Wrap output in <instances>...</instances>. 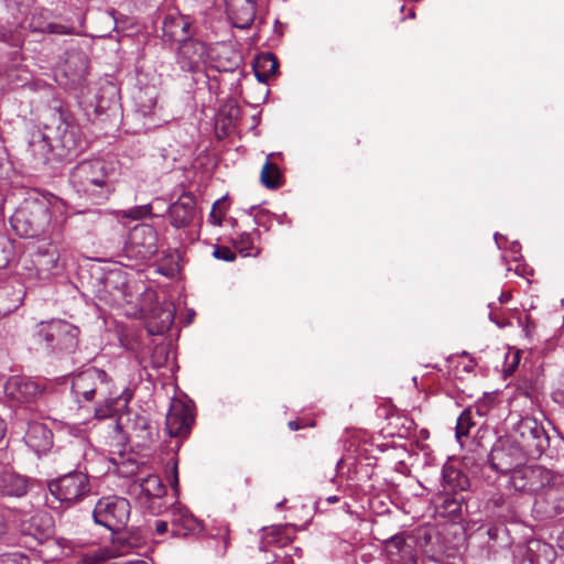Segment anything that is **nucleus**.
I'll use <instances>...</instances> for the list:
<instances>
[{
	"label": "nucleus",
	"instance_id": "f257e3e1",
	"mask_svg": "<svg viewBox=\"0 0 564 564\" xmlns=\"http://www.w3.org/2000/svg\"><path fill=\"white\" fill-rule=\"evenodd\" d=\"M72 391L75 397L86 401H96V415L107 417L117 411L116 405L122 401L126 406L131 394H126L115 388L106 371L91 367L73 378Z\"/></svg>",
	"mask_w": 564,
	"mask_h": 564
},
{
	"label": "nucleus",
	"instance_id": "f03ea898",
	"mask_svg": "<svg viewBox=\"0 0 564 564\" xmlns=\"http://www.w3.org/2000/svg\"><path fill=\"white\" fill-rule=\"evenodd\" d=\"M57 205L56 198L44 195L25 198L10 218L12 229L22 238L41 235L51 223L52 208L57 207Z\"/></svg>",
	"mask_w": 564,
	"mask_h": 564
},
{
	"label": "nucleus",
	"instance_id": "7ed1b4c3",
	"mask_svg": "<svg viewBox=\"0 0 564 564\" xmlns=\"http://www.w3.org/2000/svg\"><path fill=\"white\" fill-rule=\"evenodd\" d=\"M69 182L80 197L94 204L108 199L112 192L108 166L99 159L78 163L70 173Z\"/></svg>",
	"mask_w": 564,
	"mask_h": 564
},
{
	"label": "nucleus",
	"instance_id": "20e7f679",
	"mask_svg": "<svg viewBox=\"0 0 564 564\" xmlns=\"http://www.w3.org/2000/svg\"><path fill=\"white\" fill-rule=\"evenodd\" d=\"M79 328L64 319L40 322L36 339L51 352H73L79 343Z\"/></svg>",
	"mask_w": 564,
	"mask_h": 564
},
{
	"label": "nucleus",
	"instance_id": "39448f33",
	"mask_svg": "<svg viewBox=\"0 0 564 564\" xmlns=\"http://www.w3.org/2000/svg\"><path fill=\"white\" fill-rule=\"evenodd\" d=\"M221 48H224V46H207L204 42L198 40H186L183 41L180 46L177 63L182 69L187 72H195L200 65L223 72L227 68L217 59Z\"/></svg>",
	"mask_w": 564,
	"mask_h": 564
},
{
	"label": "nucleus",
	"instance_id": "423d86ee",
	"mask_svg": "<svg viewBox=\"0 0 564 564\" xmlns=\"http://www.w3.org/2000/svg\"><path fill=\"white\" fill-rule=\"evenodd\" d=\"M130 502L126 498L109 496L99 499L94 508L95 523L107 528L112 533L126 530L130 518Z\"/></svg>",
	"mask_w": 564,
	"mask_h": 564
},
{
	"label": "nucleus",
	"instance_id": "0eeeda50",
	"mask_svg": "<svg viewBox=\"0 0 564 564\" xmlns=\"http://www.w3.org/2000/svg\"><path fill=\"white\" fill-rule=\"evenodd\" d=\"M90 490L88 476L80 471L69 473L50 484L51 494L68 505L82 501Z\"/></svg>",
	"mask_w": 564,
	"mask_h": 564
},
{
	"label": "nucleus",
	"instance_id": "6e6552de",
	"mask_svg": "<svg viewBox=\"0 0 564 564\" xmlns=\"http://www.w3.org/2000/svg\"><path fill=\"white\" fill-rule=\"evenodd\" d=\"M509 454L503 447H495L488 458L490 467L500 473H510V484L518 490L525 492L529 485L528 468L522 464L512 465L508 462Z\"/></svg>",
	"mask_w": 564,
	"mask_h": 564
},
{
	"label": "nucleus",
	"instance_id": "1a4fd4ad",
	"mask_svg": "<svg viewBox=\"0 0 564 564\" xmlns=\"http://www.w3.org/2000/svg\"><path fill=\"white\" fill-rule=\"evenodd\" d=\"M118 424L138 447H148L153 442V427L147 415L129 412L119 417Z\"/></svg>",
	"mask_w": 564,
	"mask_h": 564
},
{
	"label": "nucleus",
	"instance_id": "9d476101",
	"mask_svg": "<svg viewBox=\"0 0 564 564\" xmlns=\"http://www.w3.org/2000/svg\"><path fill=\"white\" fill-rule=\"evenodd\" d=\"M140 503L152 513L160 512L161 500L166 494V488L156 475H149L138 479Z\"/></svg>",
	"mask_w": 564,
	"mask_h": 564
},
{
	"label": "nucleus",
	"instance_id": "9b49d317",
	"mask_svg": "<svg viewBox=\"0 0 564 564\" xmlns=\"http://www.w3.org/2000/svg\"><path fill=\"white\" fill-rule=\"evenodd\" d=\"M193 423L191 409L182 402L174 403L166 414L165 425L172 437L187 436Z\"/></svg>",
	"mask_w": 564,
	"mask_h": 564
},
{
	"label": "nucleus",
	"instance_id": "f8f14e48",
	"mask_svg": "<svg viewBox=\"0 0 564 564\" xmlns=\"http://www.w3.org/2000/svg\"><path fill=\"white\" fill-rule=\"evenodd\" d=\"M170 518L171 533L176 538H184L197 531L200 527L199 521L191 511L181 505L172 506L167 511Z\"/></svg>",
	"mask_w": 564,
	"mask_h": 564
},
{
	"label": "nucleus",
	"instance_id": "ddd939ff",
	"mask_svg": "<svg viewBox=\"0 0 564 564\" xmlns=\"http://www.w3.org/2000/svg\"><path fill=\"white\" fill-rule=\"evenodd\" d=\"M226 11L232 25L248 29L256 18L254 0H225Z\"/></svg>",
	"mask_w": 564,
	"mask_h": 564
},
{
	"label": "nucleus",
	"instance_id": "4468645a",
	"mask_svg": "<svg viewBox=\"0 0 564 564\" xmlns=\"http://www.w3.org/2000/svg\"><path fill=\"white\" fill-rule=\"evenodd\" d=\"M6 394L19 402H30L39 392V386L28 378L12 377L6 384Z\"/></svg>",
	"mask_w": 564,
	"mask_h": 564
},
{
	"label": "nucleus",
	"instance_id": "2eb2a0df",
	"mask_svg": "<svg viewBox=\"0 0 564 564\" xmlns=\"http://www.w3.org/2000/svg\"><path fill=\"white\" fill-rule=\"evenodd\" d=\"M22 532L42 542L54 533L53 518L47 512L35 513L23 524Z\"/></svg>",
	"mask_w": 564,
	"mask_h": 564
},
{
	"label": "nucleus",
	"instance_id": "dca6fc26",
	"mask_svg": "<svg viewBox=\"0 0 564 564\" xmlns=\"http://www.w3.org/2000/svg\"><path fill=\"white\" fill-rule=\"evenodd\" d=\"M53 434L43 423H31L24 435L25 444L36 454L48 451L52 446Z\"/></svg>",
	"mask_w": 564,
	"mask_h": 564
},
{
	"label": "nucleus",
	"instance_id": "f3484780",
	"mask_svg": "<svg viewBox=\"0 0 564 564\" xmlns=\"http://www.w3.org/2000/svg\"><path fill=\"white\" fill-rule=\"evenodd\" d=\"M169 215L174 227L181 228L187 226L195 215L194 199L188 195L180 197L178 200L169 207Z\"/></svg>",
	"mask_w": 564,
	"mask_h": 564
},
{
	"label": "nucleus",
	"instance_id": "a211bd4d",
	"mask_svg": "<svg viewBox=\"0 0 564 564\" xmlns=\"http://www.w3.org/2000/svg\"><path fill=\"white\" fill-rule=\"evenodd\" d=\"M158 236L154 228L147 224L135 226L129 234L126 247H155Z\"/></svg>",
	"mask_w": 564,
	"mask_h": 564
},
{
	"label": "nucleus",
	"instance_id": "6ab92c4d",
	"mask_svg": "<svg viewBox=\"0 0 564 564\" xmlns=\"http://www.w3.org/2000/svg\"><path fill=\"white\" fill-rule=\"evenodd\" d=\"M181 253L178 249H162L158 259V272L165 276H175L181 271Z\"/></svg>",
	"mask_w": 564,
	"mask_h": 564
},
{
	"label": "nucleus",
	"instance_id": "aec40b11",
	"mask_svg": "<svg viewBox=\"0 0 564 564\" xmlns=\"http://www.w3.org/2000/svg\"><path fill=\"white\" fill-rule=\"evenodd\" d=\"M442 475L445 490L459 492L467 490L469 487L468 477L453 465H445Z\"/></svg>",
	"mask_w": 564,
	"mask_h": 564
},
{
	"label": "nucleus",
	"instance_id": "412c9836",
	"mask_svg": "<svg viewBox=\"0 0 564 564\" xmlns=\"http://www.w3.org/2000/svg\"><path fill=\"white\" fill-rule=\"evenodd\" d=\"M1 487L8 496L22 497L29 490V479L14 473L6 471L1 475Z\"/></svg>",
	"mask_w": 564,
	"mask_h": 564
},
{
	"label": "nucleus",
	"instance_id": "4be33fe9",
	"mask_svg": "<svg viewBox=\"0 0 564 564\" xmlns=\"http://www.w3.org/2000/svg\"><path fill=\"white\" fill-rule=\"evenodd\" d=\"M386 551L391 563L401 562V553H408L415 564L412 549L406 545L403 534H395L386 541Z\"/></svg>",
	"mask_w": 564,
	"mask_h": 564
},
{
	"label": "nucleus",
	"instance_id": "5701e85b",
	"mask_svg": "<svg viewBox=\"0 0 564 564\" xmlns=\"http://www.w3.org/2000/svg\"><path fill=\"white\" fill-rule=\"evenodd\" d=\"M116 534L117 536L112 540V543L117 549L115 552L116 555H122L131 549L139 547L144 542V539L139 531L129 532L122 530Z\"/></svg>",
	"mask_w": 564,
	"mask_h": 564
},
{
	"label": "nucleus",
	"instance_id": "b1692460",
	"mask_svg": "<svg viewBox=\"0 0 564 564\" xmlns=\"http://www.w3.org/2000/svg\"><path fill=\"white\" fill-rule=\"evenodd\" d=\"M273 153L269 154L265 163L262 166L260 180L263 186L270 189H275L283 184V177L278 165L271 162Z\"/></svg>",
	"mask_w": 564,
	"mask_h": 564
},
{
	"label": "nucleus",
	"instance_id": "393cba45",
	"mask_svg": "<svg viewBox=\"0 0 564 564\" xmlns=\"http://www.w3.org/2000/svg\"><path fill=\"white\" fill-rule=\"evenodd\" d=\"M557 477L549 469L542 466H531V486L534 485L535 491L552 488L556 485Z\"/></svg>",
	"mask_w": 564,
	"mask_h": 564
},
{
	"label": "nucleus",
	"instance_id": "a878e982",
	"mask_svg": "<svg viewBox=\"0 0 564 564\" xmlns=\"http://www.w3.org/2000/svg\"><path fill=\"white\" fill-rule=\"evenodd\" d=\"M137 100V111L143 117L151 116L154 112L158 101V93L154 87H148L140 90Z\"/></svg>",
	"mask_w": 564,
	"mask_h": 564
},
{
	"label": "nucleus",
	"instance_id": "bb28decb",
	"mask_svg": "<svg viewBox=\"0 0 564 564\" xmlns=\"http://www.w3.org/2000/svg\"><path fill=\"white\" fill-rule=\"evenodd\" d=\"M555 558V550L552 545L531 541V564H552Z\"/></svg>",
	"mask_w": 564,
	"mask_h": 564
},
{
	"label": "nucleus",
	"instance_id": "cd10ccee",
	"mask_svg": "<svg viewBox=\"0 0 564 564\" xmlns=\"http://www.w3.org/2000/svg\"><path fill=\"white\" fill-rule=\"evenodd\" d=\"M550 438L543 427L531 426V459L539 458L549 448Z\"/></svg>",
	"mask_w": 564,
	"mask_h": 564
},
{
	"label": "nucleus",
	"instance_id": "c85d7f7f",
	"mask_svg": "<svg viewBox=\"0 0 564 564\" xmlns=\"http://www.w3.org/2000/svg\"><path fill=\"white\" fill-rule=\"evenodd\" d=\"M278 61L273 54L267 53L261 55L257 61L256 75L259 80L267 82L278 70Z\"/></svg>",
	"mask_w": 564,
	"mask_h": 564
},
{
	"label": "nucleus",
	"instance_id": "c756f323",
	"mask_svg": "<svg viewBox=\"0 0 564 564\" xmlns=\"http://www.w3.org/2000/svg\"><path fill=\"white\" fill-rule=\"evenodd\" d=\"M29 151L36 161V163H45L48 160L51 145L47 139L42 134L33 135L29 143Z\"/></svg>",
	"mask_w": 564,
	"mask_h": 564
},
{
	"label": "nucleus",
	"instance_id": "7c9ffc66",
	"mask_svg": "<svg viewBox=\"0 0 564 564\" xmlns=\"http://www.w3.org/2000/svg\"><path fill=\"white\" fill-rule=\"evenodd\" d=\"M230 200L228 195H224L218 198L212 206V210L209 213V221L215 226H221L225 219V216L229 209Z\"/></svg>",
	"mask_w": 564,
	"mask_h": 564
},
{
	"label": "nucleus",
	"instance_id": "2f4dec72",
	"mask_svg": "<svg viewBox=\"0 0 564 564\" xmlns=\"http://www.w3.org/2000/svg\"><path fill=\"white\" fill-rule=\"evenodd\" d=\"M115 551L108 547H97L83 554L78 564H104L111 557H115Z\"/></svg>",
	"mask_w": 564,
	"mask_h": 564
},
{
	"label": "nucleus",
	"instance_id": "473e14b6",
	"mask_svg": "<svg viewBox=\"0 0 564 564\" xmlns=\"http://www.w3.org/2000/svg\"><path fill=\"white\" fill-rule=\"evenodd\" d=\"M152 204L139 205L129 209L120 210L118 216L121 218L140 220L150 217L152 215Z\"/></svg>",
	"mask_w": 564,
	"mask_h": 564
},
{
	"label": "nucleus",
	"instance_id": "72a5a7b5",
	"mask_svg": "<svg viewBox=\"0 0 564 564\" xmlns=\"http://www.w3.org/2000/svg\"><path fill=\"white\" fill-rule=\"evenodd\" d=\"M506 252L503 254V259L509 262L510 260H512L513 262H516V265L514 268H512L511 265L508 267V270L511 271V270H514V272L521 276H524L527 274V264L525 263H520L519 262V259L521 258V254H520V250L521 249H513V248H510V249H505Z\"/></svg>",
	"mask_w": 564,
	"mask_h": 564
},
{
	"label": "nucleus",
	"instance_id": "f704fd0d",
	"mask_svg": "<svg viewBox=\"0 0 564 564\" xmlns=\"http://www.w3.org/2000/svg\"><path fill=\"white\" fill-rule=\"evenodd\" d=\"M474 425L471 421L470 410H464L457 419L456 437L460 440L468 435L470 427Z\"/></svg>",
	"mask_w": 564,
	"mask_h": 564
},
{
	"label": "nucleus",
	"instance_id": "c9c22d12",
	"mask_svg": "<svg viewBox=\"0 0 564 564\" xmlns=\"http://www.w3.org/2000/svg\"><path fill=\"white\" fill-rule=\"evenodd\" d=\"M156 297V293L152 289H147L141 294V300L139 303V310L142 314L148 315L154 312L153 301Z\"/></svg>",
	"mask_w": 564,
	"mask_h": 564
},
{
	"label": "nucleus",
	"instance_id": "e433bc0d",
	"mask_svg": "<svg viewBox=\"0 0 564 564\" xmlns=\"http://www.w3.org/2000/svg\"><path fill=\"white\" fill-rule=\"evenodd\" d=\"M242 247H253L256 243H260V235L257 230L250 232H242L235 241Z\"/></svg>",
	"mask_w": 564,
	"mask_h": 564
},
{
	"label": "nucleus",
	"instance_id": "4c0bfd02",
	"mask_svg": "<svg viewBox=\"0 0 564 564\" xmlns=\"http://www.w3.org/2000/svg\"><path fill=\"white\" fill-rule=\"evenodd\" d=\"M441 508L449 514H458L462 510V500L454 497H445Z\"/></svg>",
	"mask_w": 564,
	"mask_h": 564
},
{
	"label": "nucleus",
	"instance_id": "58836bf2",
	"mask_svg": "<svg viewBox=\"0 0 564 564\" xmlns=\"http://www.w3.org/2000/svg\"><path fill=\"white\" fill-rule=\"evenodd\" d=\"M0 564H30V560L21 553L0 555Z\"/></svg>",
	"mask_w": 564,
	"mask_h": 564
},
{
	"label": "nucleus",
	"instance_id": "ea45409f",
	"mask_svg": "<svg viewBox=\"0 0 564 564\" xmlns=\"http://www.w3.org/2000/svg\"><path fill=\"white\" fill-rule=\"evenodd\" d=\"M62 143L68 152H76L79 148L77 142L73 139L72 131H65V133L62 137Z\"/></svg>",
	"mask_w": 564,
	"mask_h": 564
},
{
	"label": "nucleus",
	"instance_id": "a19ab883",
	"mask_svg": "<svg viewBox=\"0 0 564 564\" xmlns=\"http://www.w3.org/2000/svg\"><path fill=\"white\" fill-rule=\"evenodd\" d=\"M213 256L225 261H234L236 259L234 249H214Z\"/></svg>",
	"mask_w": 564,
	"mask_h": 564
},
{
	"label": "nucleus",
	"instance_id": "79ce46f5",
	"mask_svg": "<svg viewBox=\"0 0 564 564\" xmlns=\"http://www.w3.org/2000/svg\"><path fill=\"white\" fill-rule=\"evenodd\" d=\"M11 511L0 508V538L7 532V523L10 519Z\"/></svg>",
	"mask_w": 564,
	"mask_h": 564
},
{
	"label": "nucleus",
	"instance_id": "37998d69",
	"mask_svg": "<svg viewBox=\"0 0 564 564\" xmlns=\"http://www.w3.org/2000/svg\"><path fill=\"white\" fill-rule=\"evenodd\" d=\"M169 524H170V519L169 520H155L154 521L155 533L159 535L166 533L169 530Z\"/></svg>",
	"mask_w": 564,
	"mask_h": 564
},
{
	"label": "nucleus",
	"instance_id": "c03bdc74",
	"mask_svg": "<svg viewBox=\"0 0 564 564\" xmlns=\"http://www.w3.org/2000/svg\"><path fill=\"white\" fill-rule=\"evenodd\" d=\"M170 484L172 488H176L178 485V474H177V462L174 460L172 464V470H171V480Z\"/></svg>",
	"mask_w": 564,
	"mask_h": 564
},
{
	"label": "nucleus",
	"instance_id": "a18cd8bd",
	"mask_svg": "<svg viewBox=\"0 0 564 564\" xmlns=\"http://www.w3.org/2000/svg\"><path fill=\"white\" fill-rule=\"evenodd\" d=\"M129 286L122 282V288L121 289H118V292L120 293V297L127 302V303H131L132 302V295L131 293L128 291Z\"/></svg>",
	"mask_w": 564,
	"mask_h": 564
},
{
	"label": "nucleus",
	"instance_id": "49530a36",
	"mask_svg": "<svg viewBox=\"0 0 564 564\" xmlns=\"http://www.w3.org/2000/svg\"><path fill=\"white\" fill-rule=\"evenodd\" d=\"M519 361H520V356H519V351H516L512 356H511V361H508V368H507V371L508 372H513L516 370V368L518 367L519 365Z\"/></svg>",
	"mask_w": 564,
	"mask_h": 564
},
{
	"label": "nucleus",
	"instance_id": "de8ad7c7",
	"mask_svg": "<svg viewBox=\"0 0 564 564\" xmlns=\"http://www.w3.org/2000/svg\"><path fill=\"white\" fill-rule=\"evenodd\" d=\"M162 314L164 315V317L162 319V322L164 324L162 326V329H164V328H167L172 324V322H173V314H172L171 311H164V312H162Z\"/></svg>",
	"mask_w": 564,
	"mask_h": 564
},
{
	"label": "nucleus",
	"instance_id": "09e8293b",
	"mask_svg": "<svg viewBox=\"0 0 564 564\" xmlns=\"http://www.w3.org/2000/svg\"><path fill=\"white\" fill-rule=\"evenodd\" d=\"M288 426L292 430V431H297L304 426H314V423L311 422L308 424H300V422L297 420H292L288 423Z\"/></svg>",
	"mask_w": 564,
	"mask_h": 564
},
{
	"label": "nucleus",
	"instance_id": "8fccbe9b",
	"mask_svg": "<svg viewBox=\"0 0 564 564\" xmlns=\"http://www.w3.org/2000/svg\"><path fill=\"white\" fill-rule=\"evenodd\" d=\"M43 31H47L50 33H67L66 30H62L59 29L57 25H54V24H47V26L45 29H43Z\"/></svg>",
	"mask_w": 564,
	"mask_h": 564
},
{
	"label": "nucleus",
	"instance_id": "3c124183",
	"mask_svg": "<svg viewBox=\"0 0 564 564\" xmlns=\"http://www.w3.org/2000/svg\"><path fill=\"white\" fill-rule=\"evenodd\" d=\"M176 24L182 28L183 32L187 33V29L189 28L187 22H185L183 19H180L176 21Z\"/></svg>",
	"mask_w": 564,
	"mask_h": 564
},
{
	"label": "nucleus",
	"instance_id": "603ef678",
	"mask_svg": "<svg viewBox=\"0 0 564 564\" xmlns=\"http://www.w3.org/2000/svg\"><path fill=\"white\" fill-rule=\"evenodd\" d=\"M4 433H6V425H4L3 420L0 419V441L3 438Z\"/></svg>",
	"mask_w": 564,
	"mask_h": 564
},
{
	"label": "nucleus",
	"instance_id": "864d4df0",
	"mask_svg": "<svg viewBox=\"0 0 564 564\" xmlns=\"http://www.w3.org/2000/svg\"><path fill=\"white\" fill-rule=\"evenodd\" d=\"M7 249H0V252H4ZM8 257H4L3 259H0V269L4 268L8 263Z\"/></svg>",
	"mask_w": 564,
	"mask_h": 564
},
{
	"label": "nucleus",
	"instance_id": "5fc2aeb1",
	"mask_svg": "<svg viewBox=\"0 0 564 564\" xmlns=\"http://www.w3.org/2000/svg\"><path fill=\"white\" fill-rule=\"evenodd\" d=\"M558 545L564 551V531L558 536Z\"/></svg>",
	"mask_w": 564,
	"mask_h": 564
},
{
	"label": "nucleus",
	"instance_id": "6e6d98bb",
	"mask_svg": "<svg viewBox=\"0 0 564 564\" xmlns=\"http://www.w3.org/2000/svg\"><path fill=\"white\" fill-rule=\"evenodd\" d=\"M326 500H327L329 503H335V502H337L339 499H338V497H337V496H329V497H327V499H326Z\"/></svg>",
	"mask_w": 564,
	"mask_h": 564
},
{
	"label": "nucleus",
	"instance_id": "4d7b16f0",
	"mask_svg": "<svg viewBox=\"0 0 564 564\" xmlns=\"http://www.w3.org/2000/svg\"><path fill=\"white\" fill-rule=\"evenodd\" d=\"M495 241L497 245L503 243L505 241H500V236L498 234L495 235Z\"/></svg>",
	"mask_w": 564,
	"mask_h": 564
},
{
	"label": "nucleus",
	"instance_id": "13d9d810",
	"mask_svg": "<svg viewBox=\"0 0 564 564\" xmlns=\"http://www.w3.org/2000/svg\"><path fill=\"white\" fill-rule=\"evenodd\" d=\"M495 531L496 530H494V529H489L488 530V534H489L490 538H494L496 535Z\"/></svg>",
	"mask_w": 564,
	"mask_h": 564
},
{
	"label": "nucleus",
	"instance_id": "bf43d9fd",
	"mask_svg": "<svg viewBox=\"0 0 564 564\" xmlns=\"http://www.w3.org/2000/svg\"><path fill=\"white\" fill-rule=\"evenodd\" d=\"M524 322H525V324H529V316L528 315L524 316ZM527 328H528V325H525V327L523 329L527 332Z\"/></svg>",
	"mask_w": 564,
	"mask_h": 564
},
{
	"label": "nucleus",
	"instance_id": "052dcab7",
	"mask_svg": "<svg viewBox=\"0 0 564 564\" xmlns=\"http://www.w3.org/2000/svg\"><path fill=\"white\" fill-rule=\"evenodd\" d=\"M156 351L164 352V348H156Z\"/></svg>",
	"mask_w": 564,
	"mask_h": 564
},
{
	"label": "nucleus",
	"instance_id": "680f3d73",
	"mask_svg": "<svg viewBox=\"0 0 564 564\" xmlns=\"http://www.w3.org/2000/svg\"><path fill=\"white\" fill-rule=\"evenodd\" d=\"M561 304L562 306H564V297L561 300Z\"/></svg>",
	"mask_w": 564,
	"mask_h": 564
}]
</instances>
